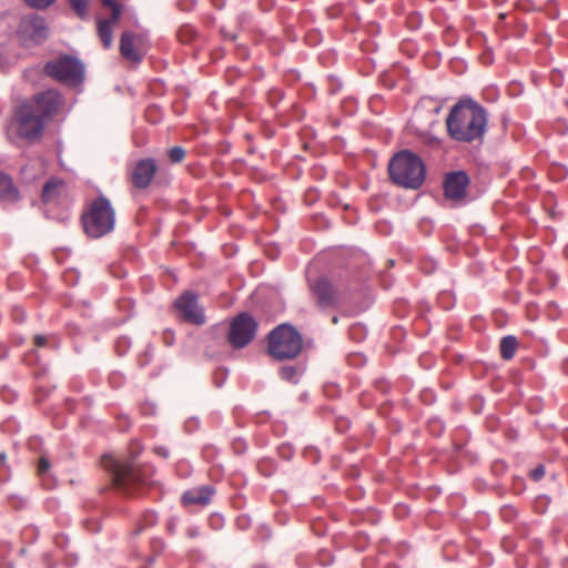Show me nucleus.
Here are the masks:
<instances>
[{
	"label": "nucleus",
	"mask_w": 568,
	"mask_h": 568,
	"mask_svg": "<svg viewBox=\"0 0 568 568\" xmlns=\"http://www.w3.org/2000/svg\"><path fill=\"white\" fill-rule=\"evenodd\" d=\"M64 99L55 89H48L21 101L13 110L9 132L27 143L39 141L45 128L63 112Z\"/></svg>",
	"instance_id": "nucleus-1"
},
{
	"label": "nucleus",
	"mask_w": 568,
	"mask_h": 568,
	"mask_svg": "<svg viewBox=\"0 0 568 568\" xmlns=\"http://www.w3.org/2000/svg\"><path fill=\"white\" fill-rule=\"evenodd\" d=\"M448 136L459 143L483 141L488 124V113L470 98L459 99L449 110L446 120Z\"/></svg>",
	"instance_id": "nucleus-2"
},
{
	"label": "nucleus",
	"mask_w": 568,
	"mask_h": 568,
	"mask_svg": "<svg viewBox=\"0 0 568 568\" xmlns=\"http://www.w3.org/2000/svg\"><path fill=\"white\" fill-rule=\"evenodd\" d=\"M390 180L405 189L417 190L426 179L423 160L408 150L396 153L388 164Z\"/></svg>",
	"instance_id": "nucleus-3"
},
{
	"label": "nucleus",
	"mask_w": 568,
	"mask_h": 568,
	"mask_svg": "<svg viewBox=\"0 0 568 568\" xmlns=\"http://www.w3.org/2000/svg\"><path fill=\"white\" fill-rule=\"evenodd\" d=\"M105 467L110 468L114 485L128 495H140L150 484L151 469L136 466L131 460L108 458Z\"/></svg>",
	"instance_id": "nucleus-4"
},
{
	"label": "nucleus",
	"mask_w": 568,
	"mask_h": 568,
	"mask_svg": "<svg viewBox=\"0 0 568 568\" xmlns=\"http://www.w3.org/2000/svg\"><path fill=\"white\" fill-rule=\"evenodd\" d=\"M84 232L92 239H100L113 231L115 212L104 196L93 200L81 216Z\"/></svg>",
	"instance_id": "nucleus-5"
},
{
	"label": "nucleus",
	"mask_w": 568,
	"mask_h": 568,
	"mask_svg": "<svg viewBox=\"0 0 568 568\" xmlns=\"http://www.w3.org/2000/svg\"><path fill=\"white\" fill-rule=\"evenodd\" d=\"M302 348V336L290 324H281L268 334V354L277 361L295 358Z\"/></svg>",
	"instance_id": "nucleus-6"
},
{
	"label": "nucleus",
	"mask_w": 568,
	"mask_h": 568,
	"mask_svg": "<svg viewBox=\"0 0 568 568\" xmlns=\"http://www.w3.org/2000/svg\"><path fill=\"white\" fill-rule=\"evenodd\" d=\"M44 72L58 82L70 87L82 83L84 65L80 60L70 55H62L44 65Z\"/></svg>",
	"instance_id": "nucleus-7"
},
{
	"label": "nucleus",
	"mask_w": 568,
	"mask_h": 568,
	"mask_svg": "<svg viewBox=\"0 0 568 568\" xmlns=\"http://www.w3.org/2000/svg\"><path fill=\"white\" fill-rule=\"evenodd\" d=\"M257 331V322L248 313H240L235 316L229 331V343L234 348H243L248 345L255 337Z\"/></svg>",
	"instance_id": "nucleus-8"
},
{
	"label": "nucleus",
	"mask_w": 568,
	"mask_h": 568,
	"mask_svg": "<svg viewBox=\"0 0 568 568\" xmlns=\"http://www.w3.org/2000/svg\"><path fill=\"white\" fill-rule=\"evenodd\" d=\"M149 48L150 41L145 32L124 31L121 34L120 53L133 63H140Z\"/></svg>",
	"instance_id": "nucleus-9"
},
{
	"label": "nucleus",
	"mask_w": 568,
	"mask_h": 568,
	"mask_svg": "<svg viewBox=\"0 0 568 568\" xmlns=\"http://www.w3.org/2000/svg\"><path fill=\"white\" fill-rule=\"evenodd\" d=\"M17 34L24 44H39L48 38L49 28L44 18L30 14L20 20Z\"/></svg>",
	"instance_id": "nucleus-10"
},
{
	"label": "nucleus",
	"mask_w": 568,
	"mask_h": 568,
	"mask_svg": "<svg viewBox=\"0 0 568 568\" xmlns=\"http://www.w3.org/2000/svg\"><path fill=\"white\" fill-rule=\"evenodd\" d=\"M101 3L111 10V17L109 19L97 18L95 20L98 37L102 42L103 48L108 50L112 47L113 30L120 21L122 4L118 0H101Z\"/></svg>",
	"instance_id": "nucleus-11"
},
{
	"label": "nucleus",
	"mask_w": 568,
	"mask_h": 568,
	"mask_svg": "<svg viewBox=\"0 0 568 568\" xmlns=\"http://www.w3.org/2000/svg\"><path fill=\"white\" fill-rule=\"evenodd\" d=\"M469 183V175L463 170L446 173L443 181L444 196L454 203H464Z\"/></svg>",
	"instance_id": "nucleus-12"
},
{
	"label": "nucleus",
	"mask_w": 568,
	"mask_h": 568,
	"mask_svg": "<svg viewBox=\"0 0 568 568\" xmlns=\"http://www.w3.org/2000/svg\"><path fill=\"white\" fill-rule=\"evenodd\" d=\"M175 307L181 317L193 325H203L206 321L204 310L199 305L197 295L192 292L183 293L175 301Z\"/></svg>",
	"instance_id": "nucleus-13"
},
{
	"label": "nucleus",
	"mask_w": 568,
	"mask_h": 568,
	"mask_svg": "<svg viewBox=\"0 0 568 568\" xmlns=\"http://www.w3.org/2000/svg\"><path fill=\"white\" fill-rule=\"evenodd\" d=\"M310 290L321 308L334 307L338 304L339 295L326 277L308 281Z\"/></svg>",
	"instance_id": "nucleus-14"
},
{
	"label": "nucleus",
	"mask_w": 568,
	"mask_h": 568,
	"mask_svg": "<svg viewBox=\"0 0 568 568\" xmlns=\"http://www.w3.org/2000/svg\"><path fill=\"white\" fill-rule=\"evenodd\" d=\"M41 200L43 204L49 207L67 205L68 194L65 182L58 178L49 179L42 189Z\"/></svg>",
	"instance_id": "nucleus-15"
},
{
	"label": "nucleus",
	"mask_w": 568,
	"mask_h": 568,
	"mask_svg": "<svg viewBox=\"0 0 568 568\" xmlns=\"http://www.w3.org/2000/svg\"><path fill=\"white\" fill-rule=\"evenodd\" d=\"M158 171L156 163L153 159H142L136 162L132 173L131 181L138 189H146Z\"/></svg>",
	"instance_id": "nucleus-16"
},
{
	"label": "nucleus",
	"mask_w": 568,
	"mask_h": 568,
	"mask_svg": "<svg viewBox=\"0 0 568 568\" xmlns=\"http://www.w3.org/2000/svg\"><path fill=\"white\" fill-rule=\"evenodd\" d=\"M214 494V489L211 486H201L197 488L189 489L182 495V504L189 505H201L206 506Z\"/></svg>",
	"instance_id": "nucleus-17"
},
{
	"label": "nucleus",
	"mask_w": 568,
	"mask_h": 568,
	"mask_svg": "<svg viewBox=\"0 0 568 568\" xmlns=\"http://www.w3.org/2000/svg\"><path fill=\"white\" fill-rule=\"evenodd\" d=\"M20 199L18 187L14 185L12 178L0 172V200L4 202H17Z\"/></svg>",
	"instance_id": "nucleus-18"
},
{
	"label": "nucleus",
	"mask_w": 568,
	"mask_h": 568,
	"mask_svg": "<svg viewBox=\"0 0 568 568\" xmlns=\"http://www.w3.org/2000/svg\"><path fill=\"white\" fill-rule=\"evenodd\" d=\"M517 347L518 342L515 336L508 335L503 337L500 341L501 357L506 361L511 359L515 356Z\"/></svg>",
	"instance_id": "nucleus-19"
},
{
	"label": "nucleus",
	"mask_w": 568,
	"mask_h": 568,
	"mask_svg": "<svg viewBox=\"0 0 568 568\" xmlns=\"http://www.w3.org/2000/svg\"><path fill=\"white\" fill-rule=\"evenodd\" d=\"M69 3L75 14L85 20L89 17V0H69Z\"/></svg>",
	"instance_id": "nucleus-20"
},
{
	"label": "nucleus",
	"mask_w": 568,
	"mask_h": 568,
	"mask_svg": "<svg viewBox=\"0 0 568 568\" xmlns=\"http://www.w3.org/2000/svg\"><path fill=\"white\" fill-rule=\"evenodd\" d=\"M280 376L282 379L295 384L298 382L300 372L294 366H283L280 368Z\"/></svg>",
	"instance_id": "nucleus-21"
},
{
	"label": "nucleus",
	"mask_w": 568,
	"mask_h": 568,
	"mask_svg": "<svg viewBox=\"0 0 568 568\" xmlns=\"http://www.w3.org/2000/svg\"><path fill=\"white\" fill-rule=\"evenodd\" d=\"M185 151L181 146H173L169 150V158L172 163H180L184 160Z\"/></svg>",
	"instance_id": "nucleus-22"
},
{
	"label": "nucleus",
	"mask_w": 568,
	"mask_h": 568,
	"mask_svg": "<svg viewBox=\"0 0 568 568\" xmlns=\"http://www.w3.org/2000/svg\"><path fill=\"white\" fill-rule=\"evenodd\" d=\"M26 3L34 9L44 10L53 4L57 0H24Z\"/></svg>",
	"instance_id": "nucleus-23"
},
{
	"label": "nucleus",
	"mask_w": 568,
	"mask_h": 568,
	"mask_svg": "<svg viewBox=\"0 0 568 568\" xmlns=\"http://www.w3.org/2000/svg\"><path fill=\"white\" fill-rule=\"evenodd\" d=\"M195 37V31L189 26H184L179 31V38L182 42L191 41Z\"/></svg>",
	"instance_id": "nucleus-24"
},
{
	"label": "nucleus",
	"mask_w": 568,
	"mask_h": 568,
	"mask_svg": "<svg viewBox=\"0 0 568 568\" xmlns=\"http://www.w3.org/2000/svg\"><path fill=\"white\" fill-rule=\"evenodd\" d=\"M50 469V462L45 457H41L38 464V475L43 479Z\"/></svg>",
	"instance_id": "nucleus-25"
},
{
	"label": "nucleus",
	"mask_w": 568,
	"mask_h": 568,
	"mask_svg": "<svg viewBox=\"0 0 568 568\" xmlns=\"http://www.w3.org/2000/svg\"><path fill=\"white\" fill-rule=\"evenodd\" d=\"M545 475V468L544 466L539 465L536 468H534L530 473V477L534 480H540Z\"/></svg>",
	"instance_id": "nucleus-26"
},
{
	"label": "nucleus",
	"mask_w": 568,
	"mask_h": 568,
	"mask_svg": "<svg viewBox=\"0 0 568 568\" xmlns=\"http://www.w3.org/2000/svg\"><path fill=\"white\" fill-rule=\"evenodd\" d=\"M153 452L156 455H159V456H161L163 458H168L169 457V449L166 447H164V446H156V447L153 448Z\"/></svg>",
	"instance_id": "nucleus-27"
},
{
	"label": "nucleus",
	"mask_w": 568,
	"mask_h": 568,
	"mask_svg": "<svg viewBox=\"0 0 568 568\" xmlns=\"http://www.w3.org/2000/svg\"><path fill=\"white\" fill-rule=\"evenodd\" d=\"M144 520L146 525H154L156 523V515L154 513H148L144 515Z\"/></svg>",
	"instance_id": "nucleus-28"
},
{
	"label": "nucleus",
	"mask_w": 568,
	"mask_h": 568,
	"mask_svg": "<svg viewBox=\"0 0 568 568\" xmlns=\"http://www.w3.org/2000/svg\"><path fill=\"white\" fill-rule=\"evenodd\" d=\"M34 343H36L37 346H40V347L44 346L45 343H47V338L43 335H37L34 337Z\"/></svg>",
	"instance_id": "nucleus-29"
},
{
	"label": "nucleus",
	"mask_w": 568,
	"mask_h": 568,
	"mask_svg": "<svg viewBox=\"0 0 568 568\" xmlns=\"http://www.w3.org/2000/svg\"><path fill=\"white\" fill-rule=\"evenodd\" d=\"M513 513H514V508H513V507H510V506H506V507H504V508H503V510H501V514H503V516H504L505 518H507L508 516L513 515Z\"/></svg>",
	"instance_id": "nucleus-30"
},
{
	"label": "nucleus",
	"mask_w": 568,
	"mask_h": 568,
	"mask_svg": "<svg viewBox=\"0 0 568 568\" xmlns=\"http://www.w3.org/2000/svg\"><path fill=\"white\" fill-rule=\"evenodd\" d=\"M164 338H165V343L168 345H170L172 343V341H171L172 339V333L171 332H165L164 333Z\"/></svg>",
	"instance_id": "nucleus-31"
},
{
	"label": "nucleus",
	"mask_w": 568,
	"mask_h": 568,
	"mask_svg": "<svg viewBox=\"0 0 568 568\" xmlns=\"http://www.w3.org/2000/svg\"><path fill=\"white\" fill-rule=\"evenodd\" d=\"M197 534H199V532H197V530H196L195 528L189 529V531H187V535H189L190 537H196V536H197Z\"/></svg>",
	"instance_id": "nucleus-32"
},
{
	"label": "nucleus",
	"mask_w": 568,
	"mask_h": 568,
	"mask_svg": "<svg viewBox=\"0 0 568 568\" xmlns=\"http://www.w3.org/2000/svg\"><path fill=\"white\" fill-rule=\"evenodd\" d=\"M134 444L136 445V453H135V455H139V453L141 452L140 444H139V442H135Z\"/></svg>",
	"instance_id": "nucleus-33"
},
{
	"label": "nucleus",
	"mask_w": 568,
	"mask_h": 568,
	"mask_svg": "<svg viewBox=\"0 0 568 568\" xmlns=\"http://www.w3.org/2000/svg\"><path fill=\"white\" fill-rule=\"evenodd\" d=\"M4 459H6V455L3 453L0 454V462H1V464H3Z\"/></svg>",
	"instance_id": "nucleus-34"
},
{
	"label": "nucleus",
	"mask_w": 568,
	"mask_h": 568,
	"mask_svg": "<svg viewBox=\"0 0 568 568\" xmlns=\"http://www.w3.org/2000/svg\"><path fill=\"white\" fill-rule=\"evenodd\" d=\"M332 322H333V324H337V323H338V317H337V316H334V317L332 318Z\"/></svg>",
	"instance_id": "nucleus-35"
},
{
	"label": "nucleus",
	"mask_w": 568,
	"mask_h": 568,
	"mask_svg": "<svg viewBox=\"0 0 568 568\" xmlns=\"http://www.w3.org/2000/svg\"><path fill=\"white\" fill-rule=\"evenodd\" d=\"M153 111H156V110H155V108H151V109H149L148 113L150 114V113H151V112H153Z\"/></svg>",
	"instance_id": "nucleus-36"
}]
</instances>
